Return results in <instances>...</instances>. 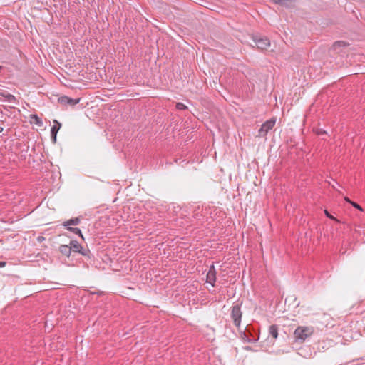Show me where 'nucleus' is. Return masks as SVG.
<instances>
[{
    "label": "nucleus",
    "mask_w": 365,
    "mask_h": 365,
    "mask_svg": "<svg viewBox=\"0 0 365 365\" xmlns=\"http://www.w3.org/2000/svg\"><path fill=\"white\" fill-rule=\"evenodd\" d=\"M66 229L68 230V231H71L73 233L76 234V235H78L79 237H81L83 240H84V237H83V235L81 232V230L79 229V228H77V227H72L71 226H68V227H66Z\"/></svg>",
    "instance_id": "nucleus-14"
},
{
    "label": "nucleus",
    "mask_w": 365,
    "mask_h": 365,
    "mask_svg": "<svg viewBox=\"0 0 365 365\" xmlns=\"http://www.w3.org/2000/svg\"><path fill=\"white\" fill-rule=\"evenodd\" d=\"M6 262L4 261H0V267H4L6 266Z\"/></svg>",
    "instance_id": "nucleus-22"
},
{
    "label": "nucleus",
    "mask_w": 365,
    "mask_h": 365,
    "mask_svg": "<svg viewBox=\"0 0 365 365\" xmlns=\"http://www.w3.org/2000/svg\"><path fill=\"white\" fill-rule=\"evenodd\" d=\"M54 125L51 128V136L53 142L56 141V135L61 127V124L56 120H53Z\"/></svg>",
    "instance_id": "nucleus-8"
},
{
    "label": "nucleus",
    "mask_w": 365,
    "mask_h": 365,
    "mask_svg": "<svg viewBox=\"0 0 365 365\" xmlns=\"http://www.w3.org/2000/svg\"><path fill=\"white\" fill-rule=\"evenodd\" d=\"M253 41L259 50H267L270 46V41L265 36H255Z\"/></svg>",
    "instance_id": "nucleus-4"
},
{
    "label": "nucleus",
    "mask_w": 365,
    "mask_h": 365,
    "mask_svg": "<svg viewBox=\"0 0 365 365\" xmlns=\"http://www.w3.org/2000/svg\"><path fill=\"white\" fill-rule=\"evenodd\" d=\"M345 200H346V201L350 202L354 207H355V208H356V209H358L359 210H362L361 207L359 204H357L356 202H351L348 198H346Z\"/></svg>",
    "instance_id": "nucleus-17"
},
{
    "label": "nucleus",
    "mask_w": 365,
    "mask_h": 365,
    "mask_svg": "<svg viewBox=\"0 0 365 365\" xmlns=\"http://www.w3.org/2000/svg\"><path fill=\"white\" fill-rule=\"evenodd\" d=\"M58 250L63 255L67 257H69L71 255V248L69 245H61Z\"/></svg>",
    "instance_id": "nucleus-9"
},
{
    "label": "nucleus",
    "mask_w": 365,
    "mask_h": 365,
    "mask_svg": "<svg viewBox=\"0 0 365 365\" xmlns=\"http://www.w3.org/2000/svg\"><path fill=\"white\" fill-rule=\"evenodd\" d=\"M316 134L318 135H322L324 134H327V132L322 129V128H317L316 129Z\"/></svg>",
    "instance_id": "nucleus-18"
},
{
    "label": "nucleus",
    "mask_w": 365,
    "mask_h": 365,
    "mask_svg": "<svg viewBox=\"0 0 365 365\" xmlns=\"http://www.w3.org/2000/svg\"><path fill=\"white\" fill-rule=\"evenodd\" d=\"M80 101V98H71L70 97H68L66 96H62L58 98V103H60L62 105H70L71 106H73L78 103Z\"/></svg>",
    "instance_id": "nucleus-6"
},
{
    "label": "nucleus",
    "mask_w": 365,
    "mask_h": 365,
    "mask_svg": "<svg viewBox=\"0 0 365 365\" xmlns=\"http://www.w3.org/2000/svg\"><path fill=\"white\" fill-rule=\"evenodd\" d=\"M324 214L328 218L333 220H336V219L333 215H331L327 210H324Z\"/></svg>",
    "instance_id": "nucleus-20"
},
{
    "label": "nucleus",
    "mask_w": 365,
    "mask_h": 365,
    "mask_svg": "<svg viewBox=\"0 0 365 365\" xmlns=\"http://www.w3.org/2000/svg\"><path fill=\"white\" fill-rule=\"evenodd\" d=\"M69 246L71 248V252L79 253L83 256L90 258V250L88 249H84L78 241L71 240Z\"/></svg>",
    "instance_id": "nucleus-3"
},
{
    "label": "nucleus",
    "mask_w": 365,
    "mask_h": 365,
    "mask_svg": "<svg viewBox=\"0 0 365 365\" xmlns=\"http://www.w3.org/2000/svg\"><path fill=\"white\" fill-rule=\"evenodd\" d=\"M274 3L276 4H284L289 1H290L291 0H272Z\"/></svg>",
    "instance_id": "nucleus-21"
},
{
    "label": "nucleus",
    "mask_w": 365,
    "mask_h": 365,
    "mask_svg": "<svg viewBox=\"0 0 365 365\" xmlns=\"http://www.w3.org/2000/svg\"><path fill=\"white\" fill-rule=\"evenodd\" d=\"M269 334L274 339H277L278 336V327L276 324H272L269 328Z\"/></svg>",
    "instance_id": "nucleus-13"
},
{
    "label": "nucleus",
    "mask_w": 365,
    "mask_h": 365,
    "mask_svg": "<svg viewBox=\"0 0 365 365\" xmlns=\"http://www.w3.org/2000/svg\"><path fill=\"white\" fill-rule=\"evenodd\" d=\"M31 118L34 120V122L39 125V126H41L43 125V121L42 120L36 115H31Z\"/></svg>",
    "instance_id": "nucleus-15"
},
{
    "label": "nucleus",
    "mask_w": 365,
    "mask_h": 365,
    "mask_svg": "<svg viewBox=\"0 0 365 365\" xmlns=\"http://www.w3.org/2000/svg\"><path fill=\"white\" fill-rule=\"evenodd\" d=\"M246 349H247V350H250V349H251V348H250V347H247V348H246Z\"/></svg>",
    "instance_id": "nucleus-25"
},
{
    "label": "nucleus",
    "mask_w": 365,
    "mask_h": 365,
    "mask_svg": "<svg viewBox=\"0 0 365 365\" xmlns=\"http://www.w3.org/2000/svg\"><path fill=\"white\" fill-rule=\"evenodd\" d=\"M276 120L274 118L264 122L258 130V136H265L267 133L274 126Z\"/></svg>",
    "instance_id": "nucleus-5"
},
{
    "label": "nucleus",
    "mask_w": 365,
    "mask_h": 365,
    "mask_svg": "<svg viewBox=\"0 0 365 365\" xmlns=\"http://www.w3.org/2000/svg\"><path fill=\"white\" fill-rule=\"evenodd\" d=\"M43 240H44V237H42V236H39V237H38V238H37V240H38V242H42Z\"/></svg>",
    "instance_id": "nucleus-23"
},
{
    "label": "nucleus",
    "mask_w": 365,
    "mask_h": 365,
    "mask_svg": "<svg viewBox=\"0 0 365 365\" xmlns=\"http://www.w3.org/2000/svg\"><path fill=\"white\" fill-rule=\"evenodd\" d=\"M176 108L180 110H184L187 108V107L182 103H177L175 106Z\"/></svg>",
    "instance_id": "nucleus-16"
},
{
    "label": "nucleus",
    "mask_w": 365,
    "mask_h": 365,
    "mask_svg": "<svg viewBox=\"0 0 365 365\" xmlns=\"http://www.w3.org/2000/svg\"><path fill=\"white\" fill-rule=\"evenodd\" d=\"M1 94L3 97L5 98V101H6L8 103H16V98L14 95L10 94V93H7L6 91H4Z\"/></svg>",
    "instance_id": "nucleus-11"
},
{
    "label": "nucleus",
    "mask_w": 365,
    "mask_h": 365,
    "mask_svg": "<svg viewBox=\"0 0 365 365\" xmlns=\"http://www.w3.org/2000/svg\"><path fill=\"white\" fill-rule=\"evenodd\" d=\"M349 46V43L344 41H336L333 46H332V49L334 50L336 52H340L339 51V48H341V47H346Z\"/></svg>",
    "instance_id": "nucleus-12"
},
{
    "label": "nucleus",
    "mask_w": 365,
    "mask_h": 365,
    "mask_svg": "<svg viewBox=\"0 0 365 365\" xmlns=\"http://www.w3.org/2000/svg\"><path fill=\"white\" fill-rule=\"evenodd\" d=\"M313 333L312 328L308 327H298L294 332V338L297 342H304Z\"/></svg>",
    "instance_id": "nucleus-1"
},
{
    "label": "nucleus",
    "mask_w": 365,
    "mask_h": 365,
    "mask_svg": "<svg viewBox=\"0 0 365 365\" xmlns=\"http://www.w3.org/2000/svg\"><path fill=\"white\" fill-rule=\"evenodd\" d=\"M242 314L241 305L238 303H235L231 308V317L234 324L237 327L240 325Z\"/></svg>",
    "instance_id": "nucleus-2"
},
{
    "label": "nucleus",
    "mask_w": 365,
    "mask_h": 365,
    "mask_svg": "<svg viewBox=\"0 0 365 365\" xmlns=\"http://www.w3.org/2000/svg\"><path fill=\"white\" fill-rule=\"evenodd\" d=\"M4 130V128L2 127H0V133H1Z\"/></svg>",
    "instance_id": "nucleus-24"
},
{
    "label": "nucleus",
    "mask_w": 365,
    "mask_h": 365,
    "mask_svg": "<svg viewBox=\"0 0 365 365\" xmlns=\"http://www.w3.org/2000/svg\"><path fill=\"white\" fill-rule=\"evenodd\" d=\"M81 223V218L80 217H73L71 218L67 221H65L62 225L63 227H68V226H74V225H78Z\"/></svg>",
    "instance_id": "nucleus-10"
},
{
    "label": "nucleus",
    "mask_w": 365,
    "mask_h": 365,
    "mask_svg": "<svg viewBox=\"0 0 365 365\" xmlns=\"http://www.w3.org/2000/svg\"><path fill=\"white\" fill-rule=\"evenodd\" d=\"M216 274L215 266L212 265L207 274V282L210 284L212 287H215L216 282Z\"/></svg>",
    "instance_id": "nucleus-7"
},
{
    "label": "nucleus",
    "mask_w": 365,
    "mask_h": 365,
    "mask_svg": "<svg viewBox=\"0 0 365 365\" xmlns=\"http://www.w3.org/2000/svg\"><path fill=\"white\" fill-rule=\"evenodd\" d=\"M243 339H244V340L247 341V342H250V343L256 342L258 340V339H250L245 334V337Z\"/></svg>",
    "instance_id": "nucleus-19"
}]
</instances>
